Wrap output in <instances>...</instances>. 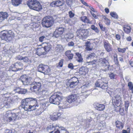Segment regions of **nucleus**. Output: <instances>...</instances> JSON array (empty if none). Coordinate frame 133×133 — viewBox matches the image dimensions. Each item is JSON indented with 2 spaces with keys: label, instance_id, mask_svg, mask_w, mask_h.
<instances>
[{
  "label": "nucleus",
  "instance_id": "nucleus-46",
  "mask_svg": "<svg viewBox=\"0 0 133 133\" xmlns=\"http://www.w3.org/2000/svg\"><path fill=\"white\" fill-rule=\"evenodd\" d=\"M22 60L24 62L26 63H29L30 62V60L27 57H25L23 58Z\"/></svg>",
  "mask_w": 133,
  "mask_h": 133
},
{
  "label": "nucleus",
  "instance_id": "nucleus-16",
  "mask_svg": "<svg viewBox=\"0 0 133 133\" xmlns=\"http://www.w3.org/2000/svg\"><path fill=\"white\" fill-rule=\"evenodd\" d=\"M82 87L84 89L82 91L83 96L85 97V98H86L91 93V92L90 90H88L86 89V88H87V87L85 85H83Z\"/></svg>",
  "mask_w": 133,
  "mask_h": 133
},
{
  "label": "nucleus",
  "instance_id": "nucleus-43",
  "mask_svg": "<svg viewBox=\"0 0 133 133\" xmlns=\"http://www.w3.org/2000/svg\"><path fill=\"white\" fill-rule=\"evenodd\" d=\"M56 29L61 35L63 34L64 31V28L63 27H59Z\"/></svg>",
  "mask_w": 133,
  "mask_h": 133
},
{
  "label": "nucleus",
  "instance_id": "nucleus-62",
  "mask_svg": "<svg viewBox=\"0 0 133 133\" xmlns=\"http://www.w3.org/2000/svg\"><path fill=\"white\" fill-rule=\"evenodd\" d=\"M116 39L119 40L120 39L121 36H120L119 35L117 34L116 36Z\"/></svg>",
  "mask_w": 133,
  "mask_h": 133
},
{
  "label": "nucleus",
  "instance_id": "nucleus-24",
  "mask_svg": "<svg viewBox=\"0 0 133 133\" xmlns=\"http://www.w3.org/2000/svg\"><path fill=\"white\" fill-rule=\"evenodd\" d=\"M115 124L116 127L118 129H122L123 127V123L119 121H116Z\"/></svg>",
  "mask_w": 133,
  "mask_h": 133
},
{
  "label": "nucleus",
  "instance_id": "nucleus-12",
  "mask_svg": "<svg viewBox=\"0 0 133 133\" xmlns=\"http://www.w3.org/2000/svg\"><path fill=\"white\" fill-rule=\"evenodd\" d=\"M38 71L44 73L45 74H48L49 73L50 69L47 66L41 64L38 67Z\"/></svg>",
  "mask_w": 133,
  "mask_h": 133
},
{
  "label": "nucleus",
  "instance_id": "nucleus-3",
  "mask_svg": "<svg viewBox=\"0 0 133 133\" xmlns=\"http://www.w3.org/2000/svg\"><path fill=\"white\" fill-rule=\"evenodd\" d=\"M1 38L2 39L6 41L11 40L15 37L14 32L11 30L8 31H3L1 32Z\"/></svg>",
  "mask_w": 133,
  "mask_h": 133
},
{
  "label": "nucleus",
  "instance_id": "nucleus-36",
  "mask_svg": "<svg viewBox=\"0 0 133 133\" xmlns=\"http://www.w3.org/2000/svg\"><path fill=\"white\" fill-rule=\"evenodd\" d=\"M59 130H61V133H69L65 128L62 126L59 127Z\"/></svg>",
  "mask_w": 133,
  "mask_h": 133
},
{
  "label": "nucleus",
  "instance_id": "nucleus-42",
  "mask_svg": "<svg viewBox=\"0 0 133 133\" xmlns=\"http://www.w3.org/2000/svg\"><path fill=\"white\" fill-rule=\"evenodd\" d=\"M64 60L62 59H61L59 62L58 63V65L57 66L58 67H62L63 65Z\"/></svg>",
  "mask_w": 133,
  "mask_h": 133
},
{
  "label": "nucleus",
  "instance_id": "nucleus-50",
  "mask_svg": "<svg viewBox=\"0 0 133 133\" xmlns=\"http://www.w3.org/2000/svg\"><path fill=\"white\" fill-rule=\"evenodd\" d=\"M118 50L119 52L122 53H124L125 52L126 50V48H118Z\"/></svg>",
  "mask_w": 133,
  "mask_h": 133
},
{
  "label": "nucleus",
  "instance_id": "nucleus-17",
  "mask_svg": "<svg viewBox=\"0 0 133 133\" xmlns=\"http://www.w3.org/2000/svg\"><path fill=\"white\" fill-rule=\"evenodd\" d=\"M36 54L38 56L44 55L46 54L44 48L43 47L38 48L36 50Z\"/></svg>",
  "mask_w": 133,
  "mask_h": 133
},
{
  "label": "nucleus",
  "instance_id": "nucleus-48",
  "mask_svg": "<svg viewBox=\"0 0 133 133\" xmlns=\"http://www.w3.org/2000/svg\"><path fill=\"white\" fill-rule=\"evenodd\" d=\"M10 70H12L13 71H17V69H16V67H15L14 64L12 65L10 67Z\"/></svg>",
  "mask_w": 133,
  "mask_h": 133
},
{
  "label": "nucleus",
  "instance_id": "nucleus-21",
  "mask_svg": "<svg viewBox=\"0 0 133 133\" xmlns=\"http://www.w3.org/2000/svg\"><path fill=\"white\" fill-rule=\"evenodd\" d=\"M92 44L90 43V42L87 41L85 43V46H86L85 49L87 51H91L92 49L91 46Z\"/></svg>",
  "mask_w": 133,
  "mask_h": 133
},
{
  "label": "nucleus",
  "instance_id": "nucleus-61",
  "mask_svg": "<svg viewBox=\"0 0 133 133\" xmlns=\"http://www.w3.org/2000/svg\"><path fill=\"white\" fill-rule=\"evenodd\" d=\"M12 131L11 130L9 129H6L5 131V133H12Z\"/></svg>",
  "mask_w": 133,
  "mask_h": 133
},
{
  "label": "nucleus",
  "instance_id": "nucleus-55",
  "mask_svg": "<svg viewBox=\"0 0 133 133\" xmlns=\"http://www.w3.org/2000/svg\"><path fill=\"white\" fill-rule=\"evenodd\" d=\"M91 118L90 119H87L85 121V123L86 124H89V123L91 122Z\"/></svg>",
  "mask_w": 133,
  "mask_h": 133
},
{
  "label": "nucleus",
  "instance_id": "nucleus-52",
  "mask_svg": "<svg viewBox=\"0 0 133 133\" xmlns=\"http://www.w3.org/2000/svg\"><path fill=\"white\" fill-rule=\"evenodd\" d=\"M69 16L70 18L73 17L74 16V14L71 11H70L69 12Z\"/></svg>",
  "mask_w": 133,
  "mask_h": 133
},
{
  "label": "nucleus",
  "instance_id": "nucleus-2",
  "mask_svg": "<svg viewBox=\"0 0 133 133\" xmlns=\"http://www.w3.org/2000/svg\"><path fill=\"white\" fill-rule=\"evenodd\" d=\"M27 4L30 9L36 11H39L42 9L40 3L36 0H29Z\"/></svg>",
  "mask_w": 133,
  "mask_h": 133
},
{
  "label": "nucleus",
  "instance_id": "nucleus-57",
  "mask_svg": "<svg viewBox=\"0 0 133 133\" xmlns=\"http://www.w3.org/2000/svg\"><path fill=\"white\" fill-rule=\"evenodd\" d=\"M68 67L69 68H70L71 69H72L74 68V66L73 65V64L71 63L69 64L68 65Z\"/></svg>",
  "mask_w": 133,
  "mask_h": 133
},
{
  "label": "nucleus",
  "instance_id": "nucleus-14",
  "mask_svg": "<svg viewBox=\"0 0 133 133\" xmlns=\"http://www.w3.org/2000/svg\"><path fill=\"white\" fill-rule=\"evenodd\" d=\"M103 44L104 47L107 52H109L112 51V48L111 46L108 41H104L103 42Z\"/></svg>",
  "mask_w": 133,
  "mask_h": 133
},
{
  "label": "nucleus",
  "instance_id": "nucleus-37",
  "mask_svg": "<svg viewBox=\"0 0 133 133\" xmlns=\"http://www.w3.org/2000/svg\"><path fill=\"white\" fill-rule=\"evenodd\" d=\"M27 91L26 89H20L19 91L16 90L17 92L21 94H25L26 92Z\"/></svg>",
  "mask_w": 133,
  "mask_h": 133
},
{
  "label": "nucleus",
  "instance_id": "nucleus-47",
  "mask_svg": "<svg viewBox=\"0 0 133 133\" xmlns=\"http://www.w3.org/2000/svg\"><path fill=\"white\" fill-rule=\"evenodd\" d=\"M114 59L116 65H117L118 64V59L117 57V55L116 54H115L114 56Z\"/></svg>",
  "mask_w": 133,
  "mask_h": 133
},
{
  "label": "nucleus",
  "instance_id": "nucleus-41",
  "mask_svg": "<svg viewBox=\"0 0 133 133\" xmlns=\"http://www.w3.org/2000/svg\"><path fill=\"white\" fill-rule=\"evenodd\" d=\"M46 36H42L40 37L39 38V40L40 42H42L46 39Z\"/></svg>",
  "mask_w": 133,
  "mask_h": 133
},
{
  "label": "nucleus",
  "instance_id": "nucleus-58",
  "mask_svg": "<svg viewBox=\"0 0 133 133\" xmlns=\"http://www.w3.org/2000/svg\"><path fill=\"white\" fill-rule=\"evenodd\" d=\"M74 43L73 42H69L68 44V45L69 46H73L74 45Z\"/></svg>",
  "mask_w": 133,
  "mask_h": 133
},
{
  "label": "nucleus",
  "instance_id": "nucleus-18",
  "mask_svg": "<svg viewBox=\"0 0 133 133\" xmlns=\"http://www.w3.org/2000/svg\"><path fill=\"white\" fill-rule=\"evenodd\" d=\"M8 15L6 12H0V21L2 22L8 17Z\"/></svg>",
  "mask_w": 133,
  "mask_h": 133
},
{
  "label": "nucleus",
  "instance_id": "nucleus-39",
  "mask_svg": "<svg viewBox=\"0 0 133 133\" xmlns=\"http://www.w3.org/2000/svg\"><path fill=\"white\" fill-rule=\"evenodd\" d=\"M78 84V82L72 81L70 83L69 86L70 88H74Z\"/></svg>",
  "mask_w": 133,
  "mask_h": 133
},
{
  "label": "nucleus",
  "instance_id": "nucleus-44",
  "mask_svg": "<svg viewBox=\"0 0 133 133\" xmlns=\"http://www.w3.org/2000/svg\"><path fill=\"white\" fill-rule=\"evenodd\" d=\"M110 15L112 17H114L115 19H117L118 18V15L116 14L114 12H111Z\"/></svg>",
  "mask_w": 133,
  "mask_h": 133
},
{
  "label": "nucleus",
  "instance_id": "nucleus-45",
  "mask_svg": "<svg viewBox=\"0 0 133 133\" xmlns=\"http://www.w3.org/2000/svg\"><path fill=\"white\" fill-rule=\"evenodd\" d=\"M116 76V75L113 73H110L109 75V77L111 79H114Z\"/></svg>",
  "mask_w": 133,
  "mask_h": 133
},
{
  "label": "nucleus",
  "instance_id": "nucleus-56",
  "mask_svg": "<svg viewBox=\"0 0 133 133\" xmlns=\"http://www.w3.org/2000/svg\"><path fill=\"white\" fill-rule=\"evenodd\" d=\"M128 86L130 89H132L133 87V85L132 83L131 82H129L128 83Z\"/></svg>",
  "mask_w": 133,
  "mask_h": 133
},
{
  "label": "nucleus",
  "instance_id": "nucleus-27",
  "mask_svg": "<svg viewBox=\"0 0 133 133\" xmlns=\"http://www.w3.org/2000/svg\"><path fill=\"white\" fill-rule=\"evenodd\" d=\"M30 48L26 47L24 48V52H25V54L26 55H29L31 53Z\"/></svg>",
  "mask_w": 133,
  "mask_h": 133
},
{
  "label": "nucleus",
  "instance_id": "nucleus-6",
  "mask_svg": "<svg viewBox=\"0 0 133 133\" xmlns=\"http://www.w3.org/2000/svg\"><path fill=\"white\" fill-rule=\"evenodd\" d=\"M54 21L52 18L49 16L44 17L42 20V24L43 27L49 28L53 24Z\"/></svg>",
  "mask_w": 133,
  "mask_h": 133
},
{
  "label": "nucleus",
  "instance_id": "nucleus-33",
  "mask_svg": "<svg viewBox=\"0 0 133 133\" xmlns=\"http://www.w3.org/2000/svg\"><path fill=\"white\" fill-rule=\"evenodd\" d=\"M74 36L73 34L72 33H68L66 34L64 36L65 38L72 39L73 38Z\"/></svg>",
  "mask_w": 133,
  "mask_h": 133
},
{
  "label": "nucleus",
  "instance_id": "nucleus-11",
  "mask_svg": "<svg viewBox=\"0 0 133 133\" xmlns=\"http://www.w3.org/2000/svg\"><path fill=\"white\" fill-rule=\"evenodd\" d=\"M41 84L40 82H34L31 85L30 88L31 90L33 92L37 94L40 92Z\"/></svg>",
  "mask_w": 133,
  "mask_h": 133
},
{
  "label": "nucleus",
  "instance_id": "nucleus-30",
  "mask_svg": "<svg viewBox=\"0 0 133 133\" xmlns=\"http://www.w3.org/2000/svg\"><path fill=\"white\" fill-rule=\"evenodd\" d=\"M96 108L98 110L102 111L105 108V106L103 104H97Z\"/></svg>",
  "mask_w": 133,
  "mask_h": 133
},
{
  "label": "nucleus",
  "instance_id": "nucleus-31",
  "mask_svg": "<svg viewBox=\"0 0 133 133\" xmlns=\"http://www.w3.org/2000/svg\"><path fill=\"white\" fill-rule=\"evenodd\" d=\"M63 48L60 45H57L55 48L56 51L59 52H62L63 50Z\"/></svg>",
  "mask_w": 133,
  "mask_h": 133
},
{
  "label": "nucleus",
  "instance_id": "nucleus-38",
  "mask_svg": "<svg viewBox=\"0 0 133 133\" xmlns=\"http://www.w3.org/2000/svg\"><path fill=\"white\" fill-rule=\"evenodd\" d=\"M54 36L56 37H57L59 36H61L62 35L56 29L54 31Z\"/></svg>",
  "mask_w": 133,
  "mask_h": 133
},
{
  "label": "nucleus",
  "instance_id": "nucleus-35",
  "mask_svg": "<svg viewBox=\"0 0 133 133\" xmlns=\"http://www.w3.org/2000/svg\"><path fill=\"white\" fill-rule=\"evenodd\" d=\"M103 83V81L101 80H99L97 81L95 83V86L97 87H101Z\"/></svg>",
  "mask_w": 133,
  "mask_h": 133
},
{
  "label": "nucleus",
  "instance_id": "nucleus-28",
  "mask_svg": "<svg viewBox=\"0 0 133 133\" xmlns=\"http://www.w3.org/2000/svg\"><path fill=\"white\" fill-rule=\"evenodd\" d=\"M75 54L78 57L77 59V61L79 63L82 62L83 61V59L81 54L78 52L76 53Z\"/></svg>",
  "mask_w": 133,
  "mask_h": 133
},
{
  "label": "nucleus",
  "instance_id": "nucleus-51",
  "mask_svg": "<svg viewBox=\"0 0 133 133\" xmlns=\"http://www.w3.org/2000/svg\"><path fill=\"white\" fill-rule=\"evenodd\" d=\"M129 106V102L128 101L125 102V111L127 110Z\"/></svg>",
  "mask_w": 133,
  "mask_h": 133
},
{
  "label": "nucleus",
  "instance_id": "nucleus-1",
  "mask_svg": "<svg viewBox=\"0 0 133 133\" xmlns=\"http://www.w3.org/2000/svg\"><path fill=\"white\" fill-rule=\"evenodd\" d=\"M36 99L27 98L22 100L21 106L25 111H31L34 110L38 108Z\"/></svg>",
  "mask_w": 133,
  "mask_h": 133
},
{
  "label": "nucleus",
  "instance_id": "nucleus-10",
  "mask_svg": "<svg viewBox=\"0 0 133 133\" xmlns=\"http://www.w3.org/2000/svg\"><path fill=\"white\" fill-rule=\"evenodd\" d=\"M107 58H101L98 60L99 63L102 66L106 67L105 69L103 70V71H106L109 70V63Z\"/></svg>",
  "mask_w": 133,
  "mask_h": 133
},
{
  "label": "nucleus",
  "instance_id": "nucleus-60",
  "mask_svg": "<svg viewBox=\"0 0 133 133\" xmlns=\"http://www.w3.org/2000/svg\"><path fill=\"white\" fill-rule=\"evenodd\" d=\"M72 79L73 80V81L72 82H78V79L76 77H74L72 78Z\"/></svg>",
  "mask_w": 133,
  "mask_h": 133
},
{
  "label": "nucleus",
  "instance_id": "nucleus-53",
  "mask_svg": "<svg viewBox=\"0 0 133 133\" xmlns=\"http://www.w3.org/2000/svg\"><path fill=\"white\" fill-rule=\"evenodd\" d=\"M124 30L125 32L128 33L130 31V27H128V28H124Z\"/></svg>",
  "mask_w": 133,
  "mask_h": 133
},
{
  "label": "nucleus",
  "instance_id": "nucleus-59",
  "mask_svg": "<svg viewBox=\"0 0 133 133\" xmlns=\"http://www.w3.org/2000/svg\"><path fill=\"white\" fill-rule=\"evenodd\" d=\"M23 58V57L22 56L20 55L16 57V58L17 59L20 60H22Z\"/></svg>",
  "mask_w": 133,
  "mask_h": 133
},
{
  "label": "nucleus",
  "instance_id": "nucleus-19",
  "mask_svg": "<svg viewBox=\"0 0 133 133\" xmlns=\"http://www.w3.org/2000/svg\"><path fill=\"white\" fill-rule=\"evenodd\" d=\"M15 67L17 70V71L22 70L23 68V64L20 62H17L15 63Z\"/></svg>",
  "mask_w": 133,
  "mask_h": 133
},
{
  "label": "nucleus",
  "instance_id": "nucleus-34",
  "mask_svg": "<svg viewBox=\"0 0 133 133\" xmlns=\"http://www.w3.org/2000/svg\"><path fill=\"white\" fill-rule=\"evenodd\" d=\"M95 56L96 55L95 53H91L87 55L86 58L87 59H93L95 57Z\"/></svg>",
  "mask_w": 133,
  "mask_h": 133
},
{
  "label": "nucleus",
  "instance_id": "nucleus-22",
  "mask_svg": "<svg viewBox=\"0 0 133 133\" xmlns=\"http://www.w3.org/2000/svg\"><path fill=\"white\" fill-rule=\"evenodd\" d=\"M51 47V45L49 43H46L45 44L43 48H44L46 53L49 51L50 50Z\"/></svg>",
  "mask_w": 133,
  "mask_h": 133
},
{
  "label": "nucleus",
  "instance_id": "nucleus-49",
  "mask_svg": "<svg viewBox=\"0 0 133 133\" xmlns=\"http://www.w3.org/2000/svg\"><path fill=\"white\" fill-rule=\"evenodd\" d=\"M39 92L42 95H48V92L46 90H43L41 92L40 91Z\"/></svg>",
  "mask_w": 133,
  "mask_h": 133
},
{
  "label": "nucleus",
  "instance_id": "nucleus-32",
  "mask_svg": "<svg viewBox=\"0 0 133 133\" xmlns=\"http://www.w3.org/2000/svg\"><path fill=\"white\" fill-rule=\"evenodd\" d=\"M97 62L96 60H94L92 61L89 62H86L87 64H88V65H91L92 67H95L96 66Z\"/></svg>",
  "mask_w": 133,
  "mask_h": 133
},
{
  "label": "nucleus",
  "instance_id": "nucleus-15",
  "mask_svg": "<svg viewBox=\"0 0 133 133\" xmlns=\"http://www.w3.org/2000/svg\"><path fill=\"white\" fill-rule=\"evenodd\" d=\"M64 4V2L63 1L57 0L51 3L50 6L52 7H58L62 6Z\"/></svg>",
  "mask_w": 133,
  "mask_h": 133
},
{
  "label": "nucleus",
  "instance_id": "nucleus-4",
  "mask_svg": "<svg viewBox=\"0 0 133 133\" xmlns=\"http://www.w3.org/2000/svg\"><path fill=\"white\" fill-rule=\"evenodd\" d=\"M76 36L80 39L84 40L88 36V31L87 29H78L76 32Z\"/></svg>",
  "mask_w": 133,
  "mask_h": 133
},
{
  "label": "nucleus",
  "instance_id": "nucleus-64",
  "mask_svg": "<svg viewBox=\"0 0 133 133\" xmlns=\"http://www.w3.org/2000/svg\"><path fill=\"white\" fill-rule=\"evenodd\" d=\"M122 133H130V131L129 130L128 131H127L126 130H122Z\"/></svg>",
  "mask_w": 133,
  "mask_h": 133
},
{
  "label": "nucleus",
  "instance_id": "nucleus-23",
  "mask_svg": "<svg viewBox=\"0 0 133 133\" xmlns=\"http://www.w3.org/2000/svg\"><path fill=\"white\" fill-rule=\"evenodd\" d=\"M60 127L55 126V127L53 126H52V130H54L55 131L54 132V131H52L49 133H61V130H59V127Z\"/></svg>",
  "mask_w": 133,
  "mask_h": 133
},
{
  "label": "nucleus",
  "instance_id": "nucleus-13",
  "mask_svg": "<svg viewBox=\"0 0 133 133\" xmlns=\"http://www.w3.org/2000/svg\"><path fill=\"white\" fill-rule=\"evenodd\" d=\"M20 79L23 84L24 85H27L30 84V79L28 78L25 75L21 76Z\"/></svg>",
  "mask_w": 133,
  "mask_h": 133
},
{
  "label": "nucleus",
  "instance_id": "nucleus-7",
  "mask_svg": "<svg viewBox=\"0 0 133 133\" xmlns=\"http://www.w3.org/2000/svg\"><path fill=\"white\" fill-rule=\"evenodd\" d=\"M62 99V97L61 96L58 94H55L52 95L50 98L49 102L51 103L57 105L60 104V102Z\"/></svg>",
  "mask_w": 133,
  "mask_h": 133
},
{
  "label": "nucleus",
  "instance_id": "nucleus-20",
  "mask_svg": "<svg viewBox=\"0 0 133 133\" xmlns=\"http://www.w3.org/2000/svg\"><path fill=\"white\" fill-rule=\"evenodd\" d=\"M121 97L120 95H117L114 97L112 101L113 102L114 101V102L118 104L121 102Z\"/></svg>",
  "mask_w": 133,
  "mask_h": 133
},
{
  "label": "nucleus",
  "instance_id": "nucleus-54",
  "mask_svg": "<svg viewBox=\"0 0 133 133\" xmlns=\"http://www.w3.org/2000/svg\"><path fill=\"white\" fill-rule=\"evenodd\" d=\"M99 25L100 29L102 30L103 31L105 30V28L103 26V25L102 24H101L100 23H99Z\"/></svg>",
  "mask_w": 133,
  "mask_h": 133
},
{
  "label": "nucleus",
  "instance_id": "nucleus-5",
  "mask_svg": "<svg viewBox=\"0 0 133 133\" xmlns=\"http://www.w3.org/2000/svg\"><path fill=\"white\" fill-rule=\"evenodd\" d=\"M40 108L36 111L35 114V116H38L45 110L49 105V102L45 101L44 100L41 101L40 103Z\"/></svg>",
  "mask_w": 133,
  "mask_h": 133
},
{
  "label": "nucleus",
  "instance_id": "nucleus-40",
  "mask_svg": "<svg viewBox=\"0 0 133 133\" xmlns=\"http://www.w3.org/2000/svg\"><path fill=\"white\" fill-rule=\"evenodd\" d=\"M101 88H102V89H105L107 88V84L106 83H104L103 81V83H102Z\"/></svg>",
  "mask_w": 133,
  "mask_h": 133
},
{
  "label": "nucleus",
  "instance_id": "nucleus-63",
  "mask_svg": "<svg viewBox=\"0 0 133 133\" xmlns=\"http://www.w3.org/2000/svg\"><path fill=\"white\" fill-rule=\"evenodd\" d=\"M91 13L92 14V15L95 18H97V16H96L95 14L92 13V12L91 11Z\"/></svg>",
  "mask_w": 133,
  "mask_h": 133
},
{
  "label": "nucleus",
  "instance_id": "nucleus-25",
  "mask_svg": "<svg viewBox=\"0 0 133 133\" xmlns=\"http://www.w3.org/2000/svg\"><path fill=\"white\" fill-rule=\"evenodd\" d=\"M65 55L70 59H72L74 56L73 54L71 53L70 50L67 51L65 53Z\"/></svg>",
  "mask_w": 133,
  "mask_h": 133
},
{
  "label": "nucleus",
  "instance_id": "nucleus-8",
  "mask_svg": "<svg viewBox=\"0 0 133 133\" xmlns=\"http://www.w3.org/2000/svg\"><path fill=\"white\" fill-rule=\"evenodd\" d=\"M77 96L76 95H72L69 96L67 98L66 101H65L64 103V105H62L60 104L59 106L61 107L62 109H65L69 107L67 106L66 103L67 102L69 103H72V102H75L77 100Z\"/></svg>",
  "mask_w": 133,
  "mask_h": 133
},
{
  "label": "nucleus",
  "instance_id": "nucleus-9",
  "mask_svg": "<svg viewBox=\"0 0 133 133\" xmlns=\"http://www.w3.org/2000/svg\"><path fill=\"white\" fill-rule=\"evenodd\" d=\"M18 113H12L10 111H8L5 115V117H7L9 120V122L16 121L19 119V117L18 116Z\"/></svg>",
  "mask_w": 133,
  "mask_h": 133
},
{
  "label": "nucleus",
  "instance_id": "nucleus-29",
  "mask_svg": "<svg viewBox=\"0 0 133 133\" xmlns=\"http://www.w3.org/2000/svg\"><path fill=\"white\" fill-rule=\"evenodd\" d=\"M82 21L85 23L90 24L91 22L85 16L82 17L81 18Z\"/></svg>",
  "mask_w": 133,
  "mask_h": 133
},
{
  "label": "nucleus",
  "instance_id": "nucleus-26",
  "mask_svg": "<svg viewBox=\"0 0 133 133\" xmlns=\"http://www.w3.org/2000/svg\"><path fill=\"white\" fill-rule=\"evenodd\" d=\"M22 1V0H12V4L14 6H17L21 3Z\"/></svg>",
  "mask_w": 133,
  "mask_h": 133
}]
</instances>
